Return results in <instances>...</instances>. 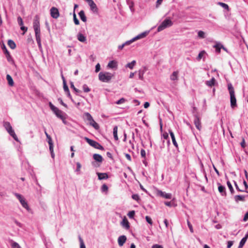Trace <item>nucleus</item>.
I'll list each match as a JSON object with an SVG mask.
<instances>
[{"label": "nucleus", "instance_id": "obj_54", "mask_svg": "<svg viewBox=\"0 0 248 248\" xmlns=\"http://www.w3.org/2000/svg\"><path fill=\"white\" fill-rule=\"evenodd\" d=\"M125 99L124 98H122L120 99H119V100H118L116 102V103L118 105H119V104L124 103V102H125Z\"/></svg>", "mask_w": 248, "mask_h": 248}, {"label": "nucleus", "instance_id": "obj_59", "mask_svg": "<svg viewBox=\"0 0 248 248\" xmlns=\"http://www.w3.org/2000/svg\"><path fill=\"white\" fill-rule=\"evenodd\" d=\"M132 197L134 200L137 201L140 199L139 196L138 194H134L132 195Z\"/></svg>", "mask_w": 248, "mask_h": 248}, {"label": "nucleus", "instance_id": "obj_31", "mask_svg": "<svg viewBox=\"0 0 248 248\" xmlns=\"http://www.w3.org/2000/svg\"><path fill=\"white\" fill-rule=\"evenodd\" d=\"M117 131H118V127L117 126H115L113 129V134L114 138L116 140H118V137L117 135Z\"/></svg>", "mask_w": 248, "mask_h": 248}, {"label": "nucleus", "instance_id": "obj_26", "mask_svg": "<svg viewBox=\"0 0 248 248\" xmlns=\"http://www.w3.org/2000/svg\"><path fill=\"white\" fill-rule=\"evenodd\" d=\"M108 67L112 69L117 68V62L115 61H111L108 62Z\"/></svg>", "mask_w": 248, "mask_h": 248}, {"label": "nucleus", "instance_id": "obj_27", "mask_svg": "<svg viewBox=\"0 0 248 248\" xmlns=\"http://www.w3.org/2000/svg\"><path fill=\"white\" fill-rule=\"evenodd\" d=\"M78 15L79 16L80 18L82 21L84 22H86L87 18L85 15L84 12L83 10H81L79 12Z\"/></svg>", "mask_w": 248, "mask_h": 248}, {"label": "nucleus", "instance_id": "obj_33", "mask_svg": "<svg viewBox=\"0 0 248 248\" xmlns=\"http://www.w3.org/2000/svg\"><path fill=\"white\" fill-rule=\"evenodd\" d=\"M20 202L24 208L28 210L29 206H28V203H27V202L26 201V200H25V199H23V200H20Z\"/></svg>", "mask_w": 248, "mask_h": 248}, {"label": "nucleus", "instance_id": "obj_32", "mask_svg": "<svg viewBox=\"0 0 248 248\" xmlns=\"http://www.w3.org/2000/svg\"><path fill=\"white\" fill-rule=\"evenodd\" d=\"M8 45L9 46L14 49L16 47V45L15 43L12 40H9L8 41Z\"/></svg>", "mask_w": 248, "mask_h": 248}, {"label": "nucleus", "instance_id": "obj_12", "mask_svg": "<svg viewBox=\"0 0 248 248\" xmlns=\"http://www.w3.org/2000/svg\"><path fill=\"white\" fill-rule=\"evenodd\" d=\"M148 33H149V31H146L143 32H142V33L138 34L135 37L133 38V41H135L137 40L143 38L145 37L148 35Z\"/></svg>", "mask_w": 248, "mask_h": 248}, {"label": "nucleus", "instance_id": "obj_29", "mask_svg": "<svg viewBox=\"0 0 248 248\" xmlns=\"http://www.w3.org/2000/svg\"><path fill=\"white\" fill-rule=\"evenodd\" d=\"M6 79L8 81V84L9 86H14V81L13 80L12 77L10 75L7 74L6 75Z\"/></svg>", "mask_w": 248, "mask_h": 248}, {"label": "nucleus", "instance_id": "obj_22", "mask_svg": "<svg viewBox=\"0 0 248 248\" xmlns=\"http://www.w3.org/2000/svg\"><path fill=\"white\" fill-rule=\"evenodd\" d=\"M78 40L81 42L84 43L86 41V37L82 33H79L77 35Z\"/></svg>", "mask_w": 248, "mask_h": 248}, {"label": "nucleus", "instance_id": "obj_38", "mask_svg": "<svg viewBox=\"0 0 248 248\" xmlns=\"http://www.w3.org/2000/svg\"><path fill=\"white\" fill-rule=\"evenodd\" d=\"M218 4L220 6H221L222 7H223L225 9H226L228 11L229 10V6L228 5V4H227L225 3H223V2H219L218 3Z\"/></svg>", "mask_w": 248, "mask_h": 248}, {"label": "nucleus", "instance_id": "obj_21", "mask_svg": "<svg viewBox=\"0 0 248 248\" xmlns=\"http://www.w3.org/2000/svg\"><path fill=\"white\" fill-rule=\"evenodd\" d=\"M213 47L216 48V51L217 53H219L220 52L221 48L223 47V45L219 42H216Z\"/></svg>", "mask_w": 248, "mask_h": 248}, {"label": "nucleus", "instance_id": "obj_8", "mask_svg": "<svg viewBox=\"0 0 248 248\" xmlns=\"http://www.w3.org/2000/svg\"><path fill=\"white\" fill-rule=\"evenodd\" d=\"M85 139L87 143L92 147L97 149H100L101 150H104V147L98 142L86 137L85 138Z\"/></svg>", "mask_w": 248, "mask_h": 248}, {"label": "nucleus", "instance_id": "obj_49", "mask_svg": "<svg viewBox=\"0 0 248 248\" xmlns=\"http://www.w3.org/2000/svg\"><path fill=\"white\" fill-rule=\"evenodd\" d=\"M145 219L146 220V221L149 223L151 225H153V221L151 219V218L149 217V216H146L145 217Z\"/></svg>", "mask_w": 248, "mask_h": 248}, {"label": "nucleus", "instance_id": "obj_61", "mask_svg": "<svg viewBox=\"0 0 248 248\" xmlns=\"http://www.w3.org/2000/svg\"><path fill=\"white\" fill-rule=\"evenodd\" d=\"M100 70V65L99 63H97L95 66V72H98Z\"/></svg>", "mask_w": 248, "mask_h": 248}, {"label": "nucleus", "instance_id": "obj_18", "mask_svg": "<svg viewBox=\"0 0 248 248\" xmlns=\"http://www.w3.org/2000/svg\"><path fill=\"white\" fill-rule=\"evenodd\" d=\"M121 225L123 227L127 230L129 229L130 228L129 223L125 217L123 219L122 221L121 222Z\"/></svg>", "mask_w": 248, "mask_h": 248}, {"label": "nucleus", "instance_id": "obj_39", "mask_svg": "<svg viewBox=\"0 0 248 248\" xmlns=\"http://www.w3.org/2000/svg\"><path fill=\"white\" fill-rule=\"evenodd\" d=\"M198 37L201 39H203L205 37V33L202 31H199L198 32Z\"/></svg>", "mask_w": 248, "mask_h": 248}, {"label": "nucleus", "instance_id": "obj_13", "mask_svg": "<svg viewBox=\"0 0 248 248\" xmlns=\"http://www.w3.org/2000/svg\"><path fill=\"white\" fill-rule=\"evenodd\" d=\"M90 7L91 10L94 13L98 12V8L96 4L94 2V1L92 0L88 3Z\"/></svg>", "mask_w": 248, "mask_h": 248}, {"label": "nucleus", "instance_id": "obj_25", "mask_svg": "<svg viewBox=\"0 0 248 248\" xmlns=\"http://www.w3.org/2000/svg\"><path fill=\"white\" fill-rule=\"evenodd\" d=\"M93 158L96 161L98 162H102L103 161V157L102 156L99 155L95 154L93 155Z\"/></svg>", "mask_w": 248, "mask_h": 248}, {"label": "nucleus", "instance_id": "obj_58", "mask_svg": "<svg viewBox=\"0 0 248 248\" xmlns=\"http://www.w3.org/2000/svg\"><path fill=\"white\" fill-rule=\"evenodd\" d=\"M58 100L62 105L63 106L66 108H67V105L63 102L61 98H59Z\"/></svg>", "mask_w": 248, "mask_h": 248}, {"label": "nucleus", "instance_id": "obj_52", "mask_svg": "<svg viewBox=\"0 0 248 248\" xmlns=\"http://www.w3.org/2000/svg\"><path fill=\"white\" fill-rule=\"evenodd\" d=\"M15 195L18 199L19 202H20V200H22L23 199H24L21 195H20L18 193H15Z\"/></svg>", "mask_w": 248, "mask_h": 248}, {"label": "nucleus", "instance_id": "obj_14", "mask_svg": "<svg viewBox=\"0 0 248 248\" xmlns=\"http://www.w3.org/2000/svg\"><path fill=\"white\" fill-rule=\"evenodd\" d=\"M147 69L145 67H144L143 68L140 69L138 71V75H139V78L140 79L143 80L144 79V74L146 71Z\"/></svg>", "mask_w": 248, "mask_h": 248}, {"label": "nucleus", "instance_id": "obj_34", "mask_svg": "<svg viewBox=\"0 0 248 248\" xmlns=\"http://www.w3.org/2000/svg\"><path fill=\"white\" fill-rule=\"evenodd\" d=\"M227 186L231 193L232 194H234V190L233 188V187L231 183V182L229 181H228L227 182Z\"/></svg>", "mask_w": 248, "mask_h": 248}, {"label": "nucleus", "instance_id": "obj_1", "mask_svg": "<svg viewBox=\"0 0 248 248\" xmlns=\"http://www.w3.org/2000/svg\"><path fill=\"white\" fill-rule=\"evenodd\" d=\"M33 29L35 31V38L39 49H42L41 32L40 29V22L39 18L36 16L33 23Z\"/></svg>", "mask_w": 248, "mask_h": 248}, {"label": "nucleus", "instance_id": "obj_20", "mask_svg": "<svg viewBox=\"0 0 248 248\" xmlns=\"http://www.w3.org/2000/svg\"><path fill=\"white\" fill-rule=\"evenodd\" d=\"M245 196L243 195H236L234 197V199L236 202L240 201L244 202L245 201Z\"/></svg>", "mask_w": 248, "mask_h": 248}, {"label": "nucleus", "instance_id": "obj_42", "mask_svg": "<svg viewBox=\"0 0 248 248\" xmlns=\"http://www.w3.org/2000/svg\"><path fill=\"white\" fill-rule=\"evenodd\" d=\"M11 246L12 248H21L18 243L13 241H12Z\"/></svg>", "mask_w": 248, "mask_h": 248}, {"label": "nucleus", "instance_id": "obj_50", "mask_svg": "<svg viewBox=\"0 0 248 248\" xmlns=\"http://www.w3.org/2000/svg\"><path fill=\"white\" fill-rule=\"evenodd\" d=\"M70 86H71V88H72L76 93H80V90L77 89V88H76V87H75L73 82H71L70 83Z\"/></svg>", "mask_w": 248, "mask_h": 248}, {"label": "nucleus", "instance_id": "obj_28", "mask_svg": "<svg viewBox=\"0 0 248 248\" xmlns=\"http://www.w3.org/2000/svg\"><path fill=\"white\" fill-rule=\"evenodd\" d=\"M216 83V79L214 78H212L211 80L206 81L205 84L209 87H212L215 85Z\"/></svg>", "mask_w": 248, "mask_h": 248}, {"label": "nucleus", "instance_id": "obj_44", "mask_svg": "<svg viewBox=\"0 0 248 248\" xmlns=\"http://www.w3.org/2000/svg\"><path fill=\"white\" fill-rule=\"evenodd\" d=\"M205 53L204 50L201 51L197 58V60L200 61L202 58Z\"/></svg>", "mask_w": 248, "mask_h": 248}, {"label": "nucleus", "instance_id": "obj_7", "mask_svg": "<svg viewBox=\"0 0 248 248\" xmlns=\"http://www.w3.org/2000/svg\"><path fill=\"white\" fill-rule=\"evenodd\" d=\"M172 25V21L170 19L166 18L158 27L157 31L158 32L161 31L171 26Z\"/></svg>", "mask_w": 248, "mask_h": 248}, {"label": "nucleus", "instance_id": "obj_47", "mask_svg": "<svg viewBox=\"0 0 248 248\" xmlns=\"http://www.w3.org/2000/svg\"><path fill=\"white\" fill-rule=\"evenodd\" d=\"M187 224L188 227L190 230V232L191 233H193L194 232L193 227L188 219L187 220Z\"/></svg>", "mask_w": 248, "mask_h": 248}, {"label": "nucleus", "instance_id": "obj_30", "mask_svg": "<svg viewBox=\"0 0 248 248\" xmlns=\"http://www.w3.org/2000/svg\"><path fill=\"white\" fill-rule=\"evenodd\" d=\"M136 63V62L135 60L132 61L131 62L127 63L125 65L126 68H129L130 69H133L134 66L135 65Z\"/></svg>", "mask_w": 248, "mask_h": 248}, {"label": "nucleus", "instance_id": "obj_55", "mask_svg": "<svg viewBox=\"0 0 248 248\" xmlns=\"http://www.w3.org/2000/svg\"><path fill=\"white\" fill-rule=\"evenodd\" d=\"M6 57L8 62H10L13 61L12 58L11 56L10 53H8V54H6Z\"/></svg>", "mask_w": 248, "mask_h": 248}, {"label": "nucleus", "instance_id": "obj_40", "mask_svg": "<svg viewBox=\"0 0 248 248\" xmlns=\"http://www.w3.org/2000/svg\"><path fill=\"white\" fill-rule=\"evenodd\" d=\"M101 190L102 192H107L108 191V187L106 184H104L102 186Z\"/></svg>", "mask_w": 248, "mask_h": 248}, {"label": "nucleus", "instance_id": "obj_48", "mask_svg": "<svg viewBox=\"0 0 248 248\" xmlns=\"http://www.w3.org/2000/svg\"><path fill=\"white\" fill-rule=\"evenodd\" d=\"M73 19H74V22L75 24L76 25H79V20L77 19L75 12L74 13V15H73Z\"/></svg>", "mask_w": 248, "mask_h": 248}, {"label": "nucleus", "instance_id": "obj_10", "mask_svg": "<svg viewBox=\"0 0 248 248\" xmlns=\"http://www.w3.org/2000/svg\"><path fill=\"white\" fill-rule=\"evenodd\" d=\"M50 12L51 17H52L53 18L57 19L60 16L59 10L56 7H52L50 10Z\"/></svg>", "mask_w": 248, "mask_h": 248}, {"label": "nucleus", "instance_id": "obj_56", "mask_svg": "<svg viewBox=\"0 0 248 248\" xmlns=\"http://www.w3.org/2000/svg\"><path fill=\"white\" fill-rule=\"evenodd\" d=\"M140 155L142 157L145 158L146 152L144 149H141L140 151Z\"/></svg>", "mask_w": 248, "mask_h": 248}, {"label": "nucleus", "instance_id": "obj_2", "mask_svg": "<svg viewBox=\"0 0 248 248\" xmlns=\"http://www.w3.org/2000/svg\"><path fill=\"white\" fill-rule=\"evenodd\" d=\"M228 88L230 95L231 107L233 108L237 106L234 88L231 83L228 84Z\"/></svg>", "mask_w": 248, "mask_h": 248}, {"label": "nucleus", "instance_id": "obj_23", "mask_svg": "<svg viewBox=\"0 0 248 248\" xmlns=\"http://www.w3.org/2000/svg\"><path fill=\"white\" fill-rule=\"evenodd\" d=\"M97 174L98 177V179H99V180L107 179L108 177V174L106 173L97 172Z\"/></svg>", "mask_w": 248, "mask_h": 248}, {"label": "nucleus", "instance_id": "obj_4", "mask_svg": "<svg viewBox=\"0 0 248 248\" xmlns=\"http://www.w3.org/2000/svg\"><path fill=\"white\" fill-rule=\"evenodd\" d=\"M113 77V74L108 72H101L98 75L99 79L103 82H109Z\"/></svg>", "mask_w": 248, "mask_h": 248}, {"label": "nucleus", "instance_id": "obj_11", "mask_svg": "<svg viewBox=\"0 0 248 248\" xmlns=\"http://www.w3.org/2000/svg\"><path fill=\"white\" fill-rule=\"evenodd\" d=\"M218 190L222 196H226L227 193L225 186L221 185L220 183H217Z\"/></svg>", "mask_w": 248, "mask_h": 248}, {"label": "nucleus", "instance_id": "obj_53", "mask_svg": "<svg viewBox=\"0 0 248 248\" xmlns=\"http://www.w3.org/2000/svg\"><path fill=\"white\" fill-rule=\"evenodd\" d=\"M234 186H235V187L236 189L238 191H240V192H248V191H247L246 190L240 189L239 188V187H238V185H237V184L236 182L234 181Z\"/></svg>", "mask_w": 248, "mask_h": 248}, {"label": "nucleus", "instance_id": "obj_63", "mask_svg": "<svg viewBox=\"0 0 248 248\" xmlns=\"http://www.w3.org/2000/svg\"><path fill=\"white\" fill-rule=\"evenodd\" d=\"M152 248H163V247L161 245L155 244L152 246Z\"/></svg>", "mask_w": 248, "mask_h": 248}, {"label": "nucleus", "instance_id": "obj_17", "mask_svg": "<svg viewBox=\"0 0 248 248\" xmlns=\"http://www.w3.org/2000/svg\"><path fill=\"white\" fill-rule=\"evenodd\" d=\"M48 143L49 144V148L51 153V156L53 158H54L55 155L53 151V144L52 142V140H49V141H48Z\"/></svg>", "mask_w": 248, "mask_h": 248}, {"label": "nucleus", "instance_id": "obj_41", "mask_svg": "<svg viewBox=\"0 0 248 248\" xmlns=\"http://www.w3.org/2000/svg\"><path fill=\"white\" fill-rule=\"evenodd\" d=\"M246 242V238H243L239 243L238 248H242Z\"/></svg>", "mask_w": 248, "mask_h": 248}, {"label": "nucleus", "instance_id": "obj_43", "mask_svg": "<svg viewBox=\"0 0 248 248\" xmlns=\"http://www.w3.org/2000/svg\"><path fill=\"white\" fill-rule=\"evenodd\" d=\"M79 240L80 242V248H86L83 240L80 236H79Z\"/></svg>", "mask_w": 248, "mask_h": 248}, {"label": "nucleus", "instance_id": "obj_6", "mask_svg": "<svg viewBox=\"0 0 248 248\" xmlns=\"http://www.w3.org/2000/svg\"><path fill=\"white\" fill-rule=\"evenodd\" d=\"M49 106L51 110L54 112V113L58 118L60 119H62V116L64 115H66L64 112H62V110H60L58 108L53 105L51 102L49 103Z\"/></svg>", "mask_w": 248, "mask_h": 248}, {"label": "nucleus", "instance_id": "obj_35", "mask_svg": "<svg viewBox=\"0 0 248 248\" xmlns=\"http://www.w3.org/2000/svg\"><path fill=\"white\" fill-rule=\"evenodd\" d=\"M62 80H63V90L64 92L66 93L69 91L68 86L66 84L65 79L62 76Z\"/></svg>", "mask_w": 248, "mask_h": 248}, {"label": "nucleus", "instance_id": "obj_62", "mask_svg": "<svg viewBox=\"0 0 248 248\" xmlns=\"http://www.w3.org/2000/svg\"><path fill=\"white\" fill-rule=\"evenodd\" d=\"M2 50H3V52L4 53L6 54H8L9 52V51L7 50L5 46L4 45H3V46L2 47Z\"/></svg>", "mask_w": 248, "mask_h": 248}, {"label": "nucleus", "instance_id": "obj_64", "mask_svg": "<svg viewBox=\"0 0 248 248\" xmlns=\"http://www.w3.org/2000/svg\"><path fill=\"white\" fill-rule=\"evenodd\" d=\"M248 219V212L246 213V214L244 216L243 220L244 221H246Z\"/></svg>", "mask_w": 248, "mask_h": 248}, {"label": "nucleus", "instance_id": "obj_9", "mask_svg": "<svg viewBox=\"0 0 248 248\" xmlns=\"http://www.w3.org/2000/svg\"><path fill=\"white\" fill-rule=\"evenodd\" d=\"M194 123L196 126V127L200 131L202 129V125H201V119L199 117V116L197 114H195L194 115Z\"/></svg>", "mask_w": 248, "mask_h": 248}, {"label": "nucleus", "instance_id": "obj_19", "mask_svg": "<svg viewBox=\"0 0 248 248\" xmlns=\"http://www.w3.org/2000/svg\"><path fill=\"white\" fill-rule=\"evenodd\" d=\"M178 75H179L178 71H174L170 76V80H171L172 81L177 80L178 79Z\"/></svg>", "mask_w": 248, "mask_h": 248}, {"label": "nucleus", "instance_id": "obj_36", "mask_svg": "<svg viewBox=\"0 0 248 248\" xmlns=\"http://www.w3.org/2000/svg\"><path fill=\"white\" fill-rule=\"evenodd\" d=\"M76 165H77V168H76L75 171L77 172V174H80L81 165L79 162H77Z\"/></svg>", "mask_w": 248, "mask_h": 248}, {"label": "nucleus", "instance_id": "obj_37", "mask_svg": "<svg viewBox=\"0 0 248 248\" xmlns=\"http://www.w3.org/2000/svg\"><path fill=\"white\" fill-rule=\"evenodd\" d=\"M126 2L128 5L131 11H133L134 7V2L132 0H126Z\"/></svg>", "mask_w": 248, "mask_h": 248}, {"label": "nucleus", "instance_id": "obj_51", "mask_svg": "<svg viewBox=\"0 0 248 248\" xmlns=\"http://www.w3.org/2000/svg\"><path fill=\"white\" fill-rule=\"evenodd\" d=\"M18 24L19 26H21L23 25V22L22 18L20 16H18L17 19Z\"/></svg>", "mask_w": 248, "mask_h": 248}, {"label": "nucleus", "instance_id": "obj_16", "mask_svg": "<svg viewBox=\"0 0 248 248\" xmlns=\"http://www.w3.org/2000/svg\"><path fill=\"white\" fill-rule=\"evenodd\" d=\"M159 195L165 199H170L171 198V194L170 193H167L162 191H159Z\"/></svg>", "mask_w": 248, "mask_h": 248}, {"label": "nucleus", "instance_id": "obj_5", "mask_svg": "<svg viewBox=\"0 0 248 248\" xmlns=\"http://www.w3.org/2000/svg\"><path fill=\"white\" fill-rule=\"evenodd\" d=\"M84 116L86 119L89 122L90 125L93 126L96 130H98L99 128L98 124L93 120L92 115L89 112H85L84 114Z\"/></svg>", "mask_w": 248, "mask_h": 248}, {"label": "nucleus", "instance_id": "obj_60", "mask_svg": "<svg viewBox=\"0 0 248 248\" xmlns=\"http://www.w3.org/2000/svg\"><path fill=\"white\" fill-rule=\"evenodd\" d=\"M233 242L232 241H228L227 248H231V247L233 245Z\"/></svg>", "mask_w": 248, "mask_h": 248}, {"label": "nucleus", "instance_id": "obj_3", "mask_svg": "<svg viewBox=\"0 0 248 248\" xmlns=\"http://www.w3.org/2000/svg\"><path fill=\"white\" fill-rule=\"evenodd\" d=\"M3 126L5 128L7 132L9 133V134L13 137V138L17 142H19V140L16 134L14 129H13L12 126H11L10 123L8 122H4L3 123Z\"/></svg>", "mask_w": 248, "mask_h": 248}, {"label": "nucleus", "instance_id": "obj_46", "mask_svg": "<svg viewBox=\"0 0 248 248\" xmlns=\"http://www.w3.org/2000/svg\"><path fill=\"white\" fill-rule=\"evenodd\" d=\"M83 90L84 92L88 93L91 91V89L88 87L86 84H84L82 87Z\"/></svg>", "mask_w": 248, "mask_h": 248}, {"label": "nucleus", "instance_id": "obj_15", "mask_svg": "<svg viewBox=\"0 0 248 248\" xmlns=\"http://www.w3.org/2000/svg\"><path fill=\"white\" fill-rule=\"evenodd\" d=\"M126 240V237L125 235H121L118 239V243L120 246L122 247L124 245Z\"/></svg>", "mask_w": 248, "mask_h": 248}, {"label": "nucleus", "instance_id": "obj_45", "mask_svg": "<svg viewBox=\"0 0 248 248\" xmlns=\"http://www.w3.org/2000/svg\"><path fill=\"white\" fill-rule=\"evenodd\" d=\"M135 214V212L133 210L129 212V213L127 214V216L130 218H134Z\"/></svg>", "mask_w": 248, "mask_h": 248}, {"label": "nucleus", "instance_id": "obj_24", "mask_svg": "<svg viewBox=\"0 0 248 248\" xmlns=\"http://www.w3.org/2000/svg\"><path fill=\"white\" fill-rule=\"evenodd\" d=\"M169 133H170V136L171 137L173 145L176 147H178V144L176 141L174 133H173V132L171 130H169Z\"/></svg>", "mask_w": 248, "mask_h": 248}, {"label": "nucleus", "instance_id": "obj_57", "mask_svg": "<svg viewBox=\"0 0 248 248\" xmlns=\"http://www.w3.org/2000/svg\"><path fill=\"white\" fill-rule=\"evenodd\" d=\"M20 29L24 31L23 34H24L28 30L27 27H26L23 25L20 26Z\"/></svg>", "mask_w": 248, "mask_h": 248}]
</instances>
